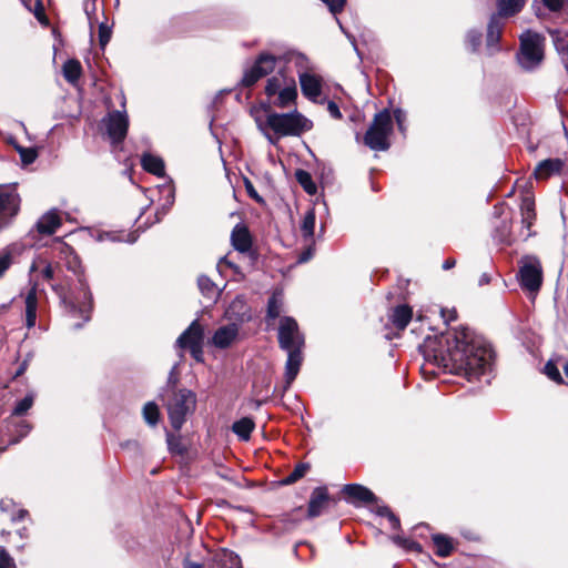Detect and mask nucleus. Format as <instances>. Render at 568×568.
I'll return each instance as SVG.
<instances>
[{
	"label": "nucleus",
	"instance_id": "obj_1",
	"mask_svg": "<svg viewBox=\"0 0 568 568\" xmlns=\"http://www.w3.org/2000/svg\"><path fill=\"white\" fill-rule=\"evenodd\" d=\"M423 354L426 362L452 374L477 379L490 371L493 351L484 342L477 339L469 328L456 329L443 341L428 339Z\"/></svg>",
	"mask_w": 568,
	"mask_h": 568
},
{
	"label": "nucleus",
	"instance_id": "obj_2",
	"mask_svg": "<svg viewBox=\"0 0 568 568\" xmlns=\"http://www.w3.org/2000/svg\"><path fill=\"white\" fill-rule=\"evenodd\" d=\"M58 250L60 261L64 262L67 270L77 276L78 285L77 291H67L62 283H58L52 285V290L59 295L64 306L65 316L70 320H81L70 323L71 328L79 329L91 318L93 308L92 294L83 276L81 262L73 248L60 242Z\"/></svg>",
	"mask_w": 568,
	"mask_h": 568
},
{
	"label": "nucleus",
	"instance_id": "obj_3",
	"mask_svg": "<svg viewBox=\"0 0 568 568\" xmlns=\"http://www.w3.org/2000/svg\"><path fill=\"white\" fill-rule=\"evenodd\" d=\"M255 122L271 144H276L283 136H300L313 126L312 121L296 110L276 113L270 105L265 108V116H255Z\"/></svg>",
	"mask_w": 568,
	"mask_h": 568
},
{
	"label": "nucleus",
	"instance_id": "obj_4",
	"mask_svg": "<svg viewBox=\"0 0 568 568\" xmlns=\"http://www.w3.org/2000/svg\"><path fill=\"white\" fill-rule=\"evenodd\" d=\"M278 344L280 347L287 353L284 374L285 392L291 387L300 372L303 362L302 351L305 345L304 335L300 331L297 322L293 317L284 316L280 321Z\"/></svg>",
	"mask_w": 568,
	"mask_h": 568
},
{
	"label": "nucleus",
	"instance_id": "obj_5",
	"mask_svg": "<svg viewBox=\"0 0 568 568\" xmlns=\"http://www.w3.org/2000/svg\"><path fill=\"white\" fill-rule=\"evenodd\" d=\"M265 94L270 106L287 108L297 97L296 82L293 77L278 69L275 75L267 79Z\"/></svg>",
	"mask_w": 568,
	"mask_h": 568
},
{
	"label": "nucleus",
	"instance_id": "obj_6",
	"mask_svg": "<svg viewBox=\"0 0 568 568\" xmlns=\"http://www.w3.org/2000/svg\"><path fill=\"white\" fill-rule=\"evenodd\" d=\"M393 132V118L389 110L375 114L373 122L364 135V144L374 151H386L389 149V135Z\"/></svg>",
	"mask_w": 568,
	"mask_h": 568
},
{
	"label": "nucleus",
	"instance_id": "obj_7",
	"mask_svg": "<svg viewBox=\"0 0 568 568\" xmlns=\"http://www.w3.org/2000/svg\"><path fill=\"white\" fill-rule=\"evenodd\" d=\"M196 396L190 389L172 390L166 400V409L170 423L175 430H180L186 420V416L195 409Z\"/></svg>",
	"mask_w": 568,
	"mask_h": 568
},
{
	"label": "nucleus",
	"instance_id": "obj_8",
	"mask_svg": "<svg viewBox=\"0 0 568 568\" xmlns=\"http://www.w3.org/2000/svg\"><path fill=\"white\" fill-rule=\"evenodd\" d=\"M544 38L536 32L525 31L520 36V51L517 55L519 64L526 70H532L544 59Z\"/></svg>",
	"mask_w": 568,
	"mask_h": 568
},
{
	"label": "nucleus",
	"instance_id": "obj_9",
	"mask_svg": "<svg viewBox=\"0 0 568 568\" xmlns=\"http://www.w3.org/2000/svg\"><path fill=\"white\" fill-rule=\"evenodd\" d=\"M518 276L524 290L530 293L538 292L542 283V268L539 260L532 256L524 257Z\"/></svg>",
	"mask_w": 568,
	"mask_h": 568
},
{
	"label": "nucleus",
	"instance_id": "obj_10",
	"mask_svg": "<svg viewBox=\"0 0 568 568\" xmlns=\"http://www.w3.org/2000/svg\"><path fill=\"white\" fill-rule=\"evenodd\" d=\"M21 197L11 186L0 185V231L7 227L18 215Z\"/></svg>",
	"mask_w": 568,
	"mask_h": 568
},
{
	"label": "nucleus",
	"instance_id": "obj_11",
	"mask_svg": "<svg viewBox=\"0 0 568 568\" xmlns=\"http://www.w3.org/2000/svg\"><path fill=\"white\" fill-rule=\"evenodd\" d=\"M277 58L270 53H261L254 64L244 72L241 83L244 87H252L261 78L273 72L277 65Z\"/></svg>",
	"mask_w": 568,
	"mask_h": 568
},
{
	"label": "nucleus",
	"instance_id": "obj_12",
	"mask_svg": "<svg viewBox=\"0 0 568 568\" xmlns=\"http://www.w3.org/2000/svg\"><path fill=\"white\" fill-rule=\"evenodd\" d=\"M106 134L112 143H120L124 140L129 120L124 112L113 111L103 120Z\"/></svg>",
	"mask_w": 568,
	"mask_h": 568
},
{
	"label": "nucleus",
	"instance_id": "obj_13",
	"mask_svg": "<svg viewBox=\"0 0 568 568\" xmlns=\"http://www.w3.org/2000/svg\"><path fill=\"white\" fill-rule=\"evenodd\" d=\"M181 349H191L204 345V329L197 320H194L190 326L179 336L175 343Z\"/></svg>",
	"mask_w": 568,
	"mask_h": 568
},
{
	"label": "nucleus",
	"instance_id": "obj_14",
	"mask_svg": "<svg viewBox=\"0 0 568 568\" xmlns=\"http://www.w3.org/2000/svg\"><path fill=\"white\" fill-rule=\"evenodd\" d=\"M302 93L310 100L316 101L322 94V78L310 71L298 72Z\"/></svg>",
	"mask_w": 568,
	"mask_h": 568
},
{
	"label": "nucleus",
	"instance_id": "obj_15",
	"mask_svg": "<svg viewBox=\"0 0 568 568\" xmlns=\"http://www.w3.org/2000/svg\"><path fill=\"white\" fill-rule=\"evenodd\" d=\"M342 493L346 496V500L354 505L371 504L377 499L372 490L358 484L345 485Z\"/></svg>",
	"mask_w": 568,
	"mask_h": 568
},
{
	"label": "nucleus",
	"instance_id": "obj_16",
	"mask_svg": "<svg viewBox=\"0 0 568 568\" xmlns=\"http://www.w3.org/2000/svg\"><path fill=\"white\" fill-rule=\"evenodd\" d=\"M239 335V325L235 323L219 327L212 336L211 343L217 348L224 349L232 345Z\"/></svg>",
	"mask_w": 568,
	"mask_h": 568
},
{
	"label": "nucleus",
	"instance_id": "obj_17",
	"mask_svg": "<svg viewBox=\"0 0 568 568\" xmlns=\"http://www.w3.org/2000/svg\"><path fill=\"white\" fill-rule=\"evenodd\" d=\"M329 501V496L326 487H316L310 497L308 508H307V517L315 518L318 517L324 509L327 507Z\"/></svg>",
	"mask_w": 568,
	"mask_h": 568
},
{
	"label": "nucleus",
	"instance_id": "obj_18",
	"mask_svg": "<svg viewBox=\"0 0 568 568\" xmlns=\"http://www.w3.org/2000/svg\"><path fill=\"white\" fill-rule=\"evenodd\" d=\"M233 247L240 253H248L252 248V236L244 224H236L231 233Z\"/></svg>",
	"mask_w": 568,
	"mask_h": 568
},
{
	"label": "nucleus",
	"instance_id": "obj_19",
	"mask_svg": "<svg viewBox=\"0 0 568 568\" xmlns=\"http://www.w3.org/2000/svg\"><path fill=\"white\" fill-rule=\"evenodd\" d=\"M565 168V161L561 159H547L538 163L534 171L537 180H546L552 175L559 174Z\"/></svg>",
	"mask_w": 568,
	"mask_h": 568
},
{
	"label": "nucleus",
	"instance_id": "obj_20",
	"mask_svg": "<svg viewBox=\"0 0 568 568\" xmlns=\"http://www.w3.org/2000/svg\"><path fill=\"white\" fill-rule=\"evenodd\" d=\"M521 224L526 232H523L521 236L527 239L531 235L530 227L536 219L535 202L531 197L525 196L520 204Z\"/></svg>",
	"mask_w": 568,
	"mask_h": 568
},
{
	"label": "nucleus",
	"instance_id": "obj_21",
	"mask_svg": "<svg viewBox=\"0 0 568 568\" xmlns=\"http://www.w3.org/2000/svg\"><path fill=\"white\" fill-rule=\"evenodd\" d=\"M6 422L8 429V444H17L31 430V425L27 420L16 422L12 417H10Z\"/></svg>",
	"mask_w": 568,
	"mask_h": 568
},
{
	"label": "nucleus",
	"instance_id": "obj_22",
	"mask_svg": "<svg viewBox=\"0 0 568 568\" xmlns=\"http://www.w3.org/2000/svg\"><path fill=\"white\" fill-rule=\"evenodd\" d=\"M24 304H26V326L28 328H32L36 326L37 310H38V297H37L36 287H32L28 292V294L26 295Z\"/></svg>",
	"mask_w": 568,
	"mask_h": 568
},
{
	"label": "nucleus",
	"instance_id": "obj_23",
	"mask_svg": "<svg viewBox=\"0 0 568 568\" xmlns=\"http://www.w3.org/2000/svg\"><path fill=\"white\" fill-rule=\"evenodd\" d=\"M412 316L413 311L409 306L398 305L393 310L389 320L397 329L403 331L409 324Z\"/></svg>",
	"mask_w": 568,
	"mask_h": 568
},
{
	"label": "nucleus",
	"instance_id": "obj_24",
	"mask_svg": "<svg viewBox=\"0 0 568 568\" xmlns=\"http://www.w3.org/2000/svg\"><path fill=\"white\" fill-rule=\"evenodd\" d=\"M503 23L497 16H491L487 28V48L491 51L497 50L500 40Z\"/></svg>",
	"mask_w": 568,
	"mask_h": 568
},
{
	"label": "nucleus",
	"instance_id": "obj_25",
	"mask_svg": "<svg viewBox=\"0 0 568 568\" xmlns=\"http://www.w3.org/2000/svg\"><path fill=\"white\" fill-rule=\"evenodd\" d=\"M61 225L60 217L54 211L45 213L37 223V229L41 234H53Z\"/></svg>",
	"mask_w": 568,
	"mask_h": 568
},
{
	"label": "nucleus",
	"instance_id": "obj_26",
	"mask_svg": "<svg viewBox=\"0 0 568 568\" xmlns=\"http://www.w3.org/2000/svg\"><path fill=\"white\" fill-rule=\"evenodd\" d=\"M284 295L282 290H275L267 302L266 318L276 320L283 311Z\"/></svg>",
	"mask_w": 568,
	"mask_h": 568
},
{
	"label": "nucleus",
	"instance_id": "obj_27",
	"mask_svg": "<svg viewBox=\"0 0 568 568\" xmlns=\"http://www.w3.org/2000/svg\"><path fill=\"white\" fill-rule=\"evenodd\" d=\"M525 6V0H497L498 13L500 17H513L518 13Z\"/></svg>",
	"mask_w": 568,
	"mask_h": 568
},
{
	"label": "nucleus",
	"instance_id": "obj_28",
	"mask_svg": "<svg viewBox=\"0 0 568 568\" xmlns=\"http://www.w3.org/2000/svg\"><path fill=\"white\" fill-rule=\"evenodd\" d=\"M142 168L156 176H163L164 175V162L161 158L152 155V154H144L141 159Z\"/></svg>",
	"mask_w": 568,
	"mask_h": 568
},
{
	"label": "nucleus",
	"instance_id": "obj_29",
	"mask_svg": "<svg viewBox=\"0 0 568 568\" xmlns=\"http://www.w3.org/2000/svg\"><path fill=\"white\" fill-rule=\"evenodd\" d=\"M62 73H63L64 79L69 83L75 84L82 73L81 63L75 59H70V60L65 61L62 67Z\"/></svg>",
	"mask_w": 568,
	"mask_h": 568
},
{
	"label": "nucleus",
	"instance_id": "obj_30",
	"mask_svg": "<svg viewBox=\"0 0 568 568\" xmlns=\"http://www.w3.org/2000/svg\"><path fill=\"white\" fill-rule=\"evenodd\" d=\"M253 429H254V422L248 417L241 418L240 420L235 422L232 426V430L242 440H248Z\"/></svg>",
	"mask_w": 568,
	"mask_h": 568
},
{
	"label": "nucleus",
	"instance_id": "obj_31",
	"mask_svg": "<svg viewBox=\"0 0 568 568\" xmlns=\"http://www.w3.org/2000/svg\"><path fill=\"white\" fill-rule=\"evenodd\" d=\"M16 507L17 505L12 499L6 498L0 500V510L3 514L9 515L12 521L22 520L28 515V511L26 509H18L16 511Z\"/></svg>",
	"mask_w": 568,
	"mask_h": 568
},
{
	"label": "nucleus",
	"instance_id": "obj_32",
	"mask_svg": "<svg viewBox=\"0 0 568 568\" xmlns=\"http://www.w3.org/2000/svg\"><path fill=\"white\" fill-rule=\"evenodd\" d=\"M433 541L436 547V555L438 557H448L453 551L452 539L445 535L436 534L433 536Z\"/></svg>",
	"mask_w": 568,
	"mask_h": 568
},
{
	"label": "nucleus",
	"instance_id": "obj_33",
	"mask_svg": "<svg viewBox=\"0 0 568 568\" xmlns=\"http://www.w3.org/2000/svg\"><path fill=\"white\" fill-rule=\"evenodd\" d=\"M296 181L304 189V191L311 195L316 194L317 186L314 183L312 175L305 170H297L295 172Z\"/></svg>",
	"mask_w": 568,
	"mask_h": 568
},
{
	"label": "nucleus",
	"instance_id": "obj_34",
	"mask_svg": "<svg viewBox=\"0 0 568 568\" xmlns=\"http://www.w3.org/2000/svg\"><path fill=\"white\" fill-rule=\"evenodd\" d=\"M315 220L316 216L314 210H308L303 217L301 232L306 240H312L314 236Z\"/></svg>",
	"mask_w": 568,
	"mask_h": 568
},
{
	"label": "nucleus",
	"instance_id": "obj_35",
	"mask_svg": "<svg viewBox=\"0 0 568 568\" xmlns=\"http://www.w3.org/2000/svg\"><path fill=\"white\" fill-rule=\"evenodd\" d=\"M550 36L557 51L562 57V63L565 68L568 70V61L566 59V55H568V41L566 40V36H560L558 31H551Z\"/></svg>",
	"mask_w": 568,
	"mask_h": 568
},
{
	"label": "nucleus",
	"instance_id": "obj_36",
	"mask_svg": "<svg viewBox=\"0 0 568 568\" xmlns=\"http://www.w3.org/2000/svg\"><path fill=\"white\" fill-rule=\"evenodd\" d=\"M246 304L242 297H236L226 310V315L232 318L234 316L243 317L246 315Z\"/></svg>",
	"mask_w": 568,
	"mask_h": 568
},
{
	"label": "nucleus",
	"instance_id": "obj_37",
	"mask_svg": "<svg viewBox=\"0 0 568 568\" xmlns=\"http://www.w3.org/2000/svg\"><path fill=\"white\" fill-rule=\"evenodd\" d=\"M197 285L202 294L209 298H212L217 294L216 285L211 278H209L205 275H201L197 278Z\"/></svg>",
	"mask_w": 568,
	"mask_h": 568
},
{
	"label": "nucleus",
	"instance_id": "obj_38",
	"mask_svg": "<svg viewBox=\"0 0 568 568\" xmlns=\"http://www.w3.org/2000/svg\"><path fill=\"white\" fill-rule=\"evenodd\" d=\"M143 417L150 426H155L159 420V407L154 402H149L143 407Z\"/></svg>",
	"mask_w": 568,
	"mask_h": 568
},
{
	"label": "nucleus",
	"instance_id": "obj_39",
	"mask_svg": "<svg viewBox=\"0 0 568 568\" xmlns=\"http://www.w3.org/2000/svg\"><path fill=\"white\" fill-rule=\"evenodd\" d=\"M544 373L547 375V377L549 379L554 381L555 383H557V384L564 383L562 377L559 373V365H558L557 361L550 358L544 367Z\"/></svg>",
	"mask_w": 568,
	"mask_h": 568
},
{
	"label": "nucleus",
	"instance_id": "obj_40",
	"mask_svg": "<svg viewBox=\"0 0 568 568\" xmlns=\"http://www.w3.org/2000/svg\"><path fill=\"white\" fill-rule=\"evenodd\" d=\"M310 469V466L307 464H298L295 466V468L293 469V471L291 474H288L285 478H283L282 483L284 485H291L295 481H297L298 479H301L302 477H304L307 473V470Z\"/></svg>",
	"mask_w": 568,
	"mask_h": 568
},
{
	"label": "nucleus",
	"instance_id": "obj_41",
	"mask_svg": "<svg viewBox=\"0 0 568 568\" xmlns=\"http://www.w3.org/2000/svg\"><path fill=\"white\" fill-rule=\"evenodd\" d=\"M32 405L33 396L29 394L16 404L11 417L23 416L32 407Z\"/></svg>",
	"mask_w": 568,
	"mask_h": 568
},
{
	"label": "nucleus",
	"instance_id": "obj_42",
	"mask_svg": "<svg viewBox=\"0 0 568 568\" xmlns=\"http://www.w3.org/2000/svg\"><path fill=\"white\" fill-rule=\"evenodd\" d=\"M288 60L293 61L297 67L298 71H308V59L300 52H290L287 54Z\"/></svg>",
	"mask_w": 568,
	"mask_h": 568
},
{
	"label": "nucleus",
	"instance_id": "obj_43",
	"mask_svg": "<svg viewBox=\"0 0 568 568\" xmlns=\"http://www.w3.org/2000/svg\"><path fill=\"white\" fill-rule=\"evenodd\" d=\"M17 151L20 154L22 163L26 165L33 163L37 159V152L32 148L18 146Z\"/></svg>",
	"mask_w": 568,
	"mask_h": 568
},
{
	"label": "nucleus",
	"instance_id": "obj_44",
	"mask_svg": "<svg viewBox=\"0 0 568 568\" xmlns=\"http://www.w3.org/2000/svg\"><path fill=\"white\" fill-rule=\"evenodd\" d=\"M111 39V29L105 26L104 23H101L99 26V43L100 47L103 49Z\"/></svg>",
	"mask_w": 568,
	"mask_h": 568
},
{
	"label": "nucleus",
	"instance_id": "obj_45",
	"mask_svg": "<svg viewBox=\"0 0 568 568\" xmlns=\"http://www.w3.org/2000/svg\"><path fill=\"white\" fill-rule=\"evenodd\" d=\"M166 440H168L169 449L172 453L183 454L184 448L182 447V444H181V440L179 437H176L172 434H168Z\"/></svg>",
	"mask_w": 568,
	"mask_h": 568
},
{
	"label": "nucleus",
	"instance_id": "obj_46",
	"mask_svg": "<svg viewBox=\"0 0 568 568\" xmlns=\"http://www.w3.org/2000/svg\"><path fill=\"white\" fill-rule=\"evenodd\" d=\"M61 268L59 265H52L50 263H48L44 268L42 270L41 274H42V277L44 280H54L58 275V273H60Z\"/></svg>",
	"mask_w": 568,
	"mask_h": 568
},
{
	"label": "nucleus",
	"instance_id": "obj_47",
	"mask_svg": "<svg viewBox=\"0 0 568 568\" xmlns=\"http://www.w3.org/2000/svg\"><path fill=\"white\" fill-rule=\"evenodd\" d=\"M466 40H467V43L471 47V50L475 51L480 44L481 33L476 30H470L467 33Z\"/></svg>",
	"mask_w": 568,
	"mask_h": 568
},
{
	"label": "nucleus",
	"instance_id": "obj_48",
	"mask_svg": "<svg viewBox=\"0 0 568 568\" xmlns=\"http://www.w3.org/2000/svg\"><path fill=\"white\" fill-rule=\"evenodd\" d=\"M12 264V256L9 252H2L0 254V277L6 273V271Z\"/></svg>",
	"mask_w": 568,
	"mask_h": 568
},
{
	"label": "nucleus",
	"instance_id": "obj_49",
	"mask_svg": "<svg viewBox=\"0 0 568 568\" xmlns=\"http://www.w3.org/2000/svg\"><path fill=\"white\" fill-rule=\"evenodd\" d=\"M0 568H16L9 554L0 547Z\"/></svg>",
	"mask_w": 568,
	"mask_h": 568
},
{
	"label": "nucleus",
	"instance_id": "obj_50",
	"mask_svg": "<svg viewBox=\"0 0 568 568\" xmlns=\"http://www.w3.org/2000/svg\"><path fill=\"white\" fill-rule=\"evenodd\" d=\"M333 13L341 12L345 6V0H322Z\"/></svg>",
	"mask_w": 568,
	"mask_h": 568
},
{
	"label": "nucleus",
	"instance_id": "obj_51",
	"mask_svg": "<svg viewBox=\"0 0 568 568\" xmlns=\"http://www.w3.org/2000/svg\"><path fill=\"white\" fill-rule=\"evenodd\" d=\"M542 4L550 11H558L564 7V0H540Z\"/></svg>",
	"mask_w": 568,
	"mask_h": 568
},
{
	"label": "nucleus",
	"instance_id": "obj_52",
	"mask_svg": "<svg viewBox=\"0 0 568 568\" xmlns=\"http://www.w3.org/2000/svg\"><path fill=\"white\" fill-rule=\"evenodd\" d=\"M245 189L248 196L258 203H263V199L258 195L251 181L245 180Z\"/></svg>",
	"mask_w": 568,
	"mask_h": 568
},
{
	"label": "nucleus",
	"instance_id": "obj_53",
	"mask_svg": "<svg viewBox=\"0 0 568 568\" xmlns=\"http://www.w3.org/2000/svg\"><path fill=\"white\" fill-rule=\"evenodd\" d=\"M394 118H395V120L397 122L398 129L403 132L405 130V128H404V122L406 120L405 112L403 110H400V109H396L394 111Z\"/></svg>",
	"mask_w": 568,
	"mask_h": 568
},
{
	"label": "nucleus",
	"instance_id": "obj_54",
	"mask_svg": "<svg viewBox=\"0 0 568 568\" xmlns=\"http://www.w3.org/2000/svg\"><path fill=\"white\" fill-rule=\"evenodd\" d=\"M327 111L334 119H342V113L339 111L338 105L334 101H329L327 103Z\"/></svg>",
	"mask_w": 568,
	"mask_h": 568
},
{
	"label": "nucleus",
	"instance_id": "obj_55",
	"mask_svg": "<svg viewBox=\"0 0 568 568\" xmlns=\"http://www.w3.org/2000/svg\"><path fill=\"white\" fill-rule=\"evenodd\" d=\"M192 357L201 363L203 362V345L196 346L194 348L189 349Z\"/></svg>",
	"mask_w": 568,
	"mask_h": 568
},
{
	"label": "nucleus",
	"instance_id": "obj_56",
	"mask_svg": "<svg viewBox=\"0 0 568 568\" xmlns=\"http://www.w3.org/2000/svg\"><path fill=\"white\" fill-rule=\"evenodd\" d=\"M442 317L445 323H449L457 318V314H456L455 310H452V311L442 310Z\"/></svg>",
	"mask_w": 568,
	"mask_h": 568
},
{
	"label": "nucleus",
	"instance_id": "obj_57",
	"mask_svg": "<svg viewBox=\"0 0 568 568\" xmlns=\"http://www.w3.org/2000/svg\"><path fill=\"white\" fill-rule=\"evenodd\" d=\"M34 14L40 22H43V19H45L44 12H43V6H42L41 1H39V0L36 3Z\"/></svg>",
	"mask_w": 568,
	"mask_h": 568
},
{
	"label": "nucleus",
	"instance_id": "obj_58",
	"mask_svg": "<svg viewBox=\"0 0 568 568\" xmlns=\"http://www.w3.org/2000/svg\"><path fill=\"white\" fill-rule=\"evenodd\" d=\"M389 524H390V527L393 529H397L399 528V519L392 513L389 514V516L387 517Z\"/></svg>",
	"mask_w": 568,
	"mask_h": 568
},
{
	"label": "nucleus",
	"instance_id": "obj_59",
	"mask_svg": "<svg viewBox=\"0 0 568 568\" xmlns=\"http://www.w3.org/2000/svg\"><path fill=\"white\" fill-rule=\"evenodd\" d=\"M490 280H491L490 275L488 273H484L479 277L478 284H479V286L487 285L490 283Z\"/></svg>",
	"mask_w": 568,
	"mask_h": 568
},
{
	"label": "nucleus",
	"instance_id": "obj_60",
	"mask_svg": "<svg viewBox=\"0 0 568 568\" xmlns=\"http://www.w3.org/2000/svg\"><path fill=\"white\" fill-rule=\"evenodd\" d=\"M184 568H202V564L192 561L190 559L184 560Z\"/></svg>",
	"mask_w": 568,
	"mask_h": 568
},
{
	"label": "nucleus",
	"instance_id": "obj_61",
	"mask_svg": "<svg viewBox=\"0 0 568 568\" xmlns=\"http://www.w3.org/2000/svg\"><path fill=\"white\" fill-rule=\"evenodd\" d=\"M223 264L227 265L231 268H234L237 272V266H235L232 262L227 260V257H222L219 262V267H221Z\"/></svg>",
	"mask_w": 568,
	"mask_h": 568
},
{
	"label": "nucleus",
	"instance_id": "obj_62",
	"mask_svg": "<svg viewBox=\"0 0 568 568\" xmlns=\"http://www.w3.org/2000/svg\"><path fill=\"white\" fill-rule=\"evenodd\" d=\"M377 514L379 516L388 517L392 514L390 509L386 506L378 507Z\"/></svg>",
	"mask_w": 568,
	"mask_h": 568
},
{
	"label": "nucleus",
	"instance_id": "obj_63",
	"mask_svg": "<svg viewBox=\"0 0 568 568\" xmlns=\"http://www.w3.org/2000/svg\"><path fill=\"white\" fill-rule=\"evenodd\" d=\"M456 264V260L454 258H447L444 263H443V268L444 270H450L455 266Z\"/></svg>",
	"mask_w": 568,
	"mask_h": 568
},
{
	"label": "nucleus",
	"instance_id": "obj_64",
	"mask_svg": "<svg viewBox=\"0 0 568 568\" xmlns=\"http://www.w3.org/2000/svg\"><path fill=\"white\" fill-rule=\"evenodd\" d=\"M27 366H28V361H23V363L19 366L18 371L16 372L14 374V377H18L20 375H22L24 373V371L27 369Z\"/></svg>",
	"mask_w": 568,
	"mask_h": 568
}]
</instances>
